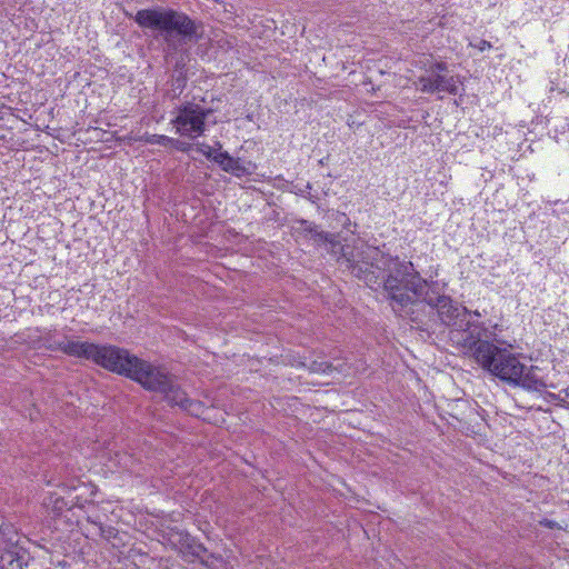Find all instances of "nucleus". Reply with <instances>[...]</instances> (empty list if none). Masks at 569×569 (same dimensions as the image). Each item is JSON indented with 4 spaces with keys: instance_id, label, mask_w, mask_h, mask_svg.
Here are the masks:
<instances>
[{
    "instance_id": "1",
    "label": "nucleus",
    "mask_w": 569,
    "mask_h": 569,
    "mask_svg": "<svg viewBox=\"0 0 569 569\" xmlns=\"http://www.w3.org/2000/svg\"><path fill=\"white\" fill-rule=\"evenodd\" d=\"M366 269H357V279L369 288H381L393 312L418 326L425 323L422 298L431 281L422 278L411 261L385 253L376 248L367 254Z\"/></svg>"
},
{
    "instance_id": "2",
    "label": "nucleus",
    "mask_w": 569,
    "mask_h": 569,
    "mask_svg": "<svg viewBox=\"0 0 569 569\" xmlns=\"http://www.w3.org/2000/svg\"><path fill=\"white\" fill-rule=\"evenodd\" d=\"M463 355L491 376L513 387L541 392L547 383L536 375L537 367H527L518 355L497 340V333L485 323H470L461 340Z\"/></svg>"
},
{
    "instance_id": "3",
    "label": "nucleus",
    "mask_w": 569,
    "mask_h": 569,
    "mask_svg": "<svg viewBox=\"0 0 569 569\" xmlns=\"http://www.w3.org/2000/svg\"><path fill=\"white\" fill-rule=\"evenodd\" d=\"M142 29L153 31L156 40H162L168 52L197 43L203 36V24L186 12L172 8L153 7L140 9L136 14L126 12Z\"/></svg>"
},
{
    "instance_id": "4",
    "label": "nucleus",
    "mask_w": 569,
    "mask_h": 569,
    "mask_svg": "<svg viewBox=\"0 0 569 569\" xmlns=\"http://www.w3.org/2000/svg\"><path fill=\"white\" fill-rule=\"evenodd\" d=\"M134 362L128 376L129 379L138 382L148 391L163 395L168 402L179 406L191 413L199 409L200 402L190 399L174 381V377L164 368L153 366L139 357Z\"/></svg>"
},
{
    "instance_id": "5",
    "label": "nucleus",
    "mask_w": 569,
    "mask_h": 569,
    "mask_svg": "<svg viewBox=\"0 0 569 569\" xmlns=\"http://www.w3.org/2000/svg\"><path fill=\"white\" fill-rule=\"evenodd\" d=\"M425 310L429 307L430 313L435 315L441 325L452 328L451 331L457 337V343L461 347L465 330L470 323H480L479 321H467L469 313L466 307L459 306L451 297L440 293L437 281H431V287L422 298ZM427 313L425 312V318Z\"/></svg>"
},
{
    "instance_id": "6",
    "label": "nucleus",
    "mask_w": 569,
    "mask_h": 569,
    "mask_svg": "<svg viewBox=\"0 0 569 569\" xmlns=\"http://www.w3.org/2000/svg\"><path fill=\"white\" fill-rule=\"evenodd\" d=\"M86 360H91L101 368L128 378L138 357L129 350L113 345L88 342Z\"/></svg>"
},
{
    "instance_id": "7",
    "label": "nucleus",
    "mask_w": 569,
    "mask_h": 569,
    "mask_svg": "<svg viewBox=\"0 0 569 569\" xmlns=\"http://www.w3.org/2000/svg\"><path fill=\"white\" fill-rule=\"evenodd\" d=\"M213 112L193 102L182 103L177 108V116L171 120L177 133L194 139L206 131V120Z\"/></svg>"
},
{
    "instance_id": "8",
    "label": "nucleus",
    "mask_w": 569,
    "mask_h": 569,
    "mask_svg": "<svg viewBox=\"0 0 569 569\" xmlns=\"http://www.w3.org/2000/svg\"><path fill=\"white\" fill-rule=\"evenodd\" d=\"M338 234L332 233V241L327 242L326 250L337 258V262L341 268H345L357 278V269H366L369 260L367 254L370 250H376L377 247L360 246L351 247L349 244H341Z\"/></svg>"
},
{
    "instance_id": "9",
    "label": "nucleus",
    "mask_w": 569,
    "mask_h": 569,
    "mask_svg": "<svg viewBox=\"0 0 569 569\" xmlns=\"http://www.w3.org/2000/svg\"><path fill=\"white\" fill-rule=\"evenodd\" d=\"M449 71V67L443 61H435L425 64V74L418 78L417 84L419 86L420 91L425 93H436L440 92L445 80L447 78V72Z\"/></svg>"
},
{
    "instance_id": "10",
    "label": "nucleus",
    "mask_w": 569,
    "mask_h": 569,
    "mask_svg": "<svg viewBox=\"0 0 569 569\" xmlns=\"http://www.w3.org/2000/svg\"><path fill=\"white\" fill-rule=\"evenodd\" d=\"M170 539L173 543L179 546V551L183 556H190L193 559H199L201 563L206 565L203 555L208 553V549L197 538L192 537L188 531L180 529H171Z\"/></svg>"
},
{
    "instance_id": "11",
    "label": "nucleus",
    "mask_w": 569,
    "mask_h": 569,
    "mask_svg": "<svg viewBox=\"0 0 569 569\" xmlns=\"http://www.w3.org/2000/svg\"><path fill=\"white\" fill-rule=\"evenodd\" d=\"M216 146L219 150L216 157V163L221 168V170L231 173L237 178L252 174L256 169L254 163L241 158H233L227 151H221L222 144L220 142H217Z\"/></svg>"
},
{
    "instance_id": "12",
    "label": "nucleus",
    "mask_w": 569,
    "mask_h": 569,
    "mask_svg": "<svg viewBox=\"0 0 569 569\" xmlns=\"http://www.w3.org/2000/svg\"><path fill=\"white\" fill-rule=\"evenodd\" d=\"M18 541V536L12 539V546L0 539V569H23L27 565Z\"/></svg>"
},
{
    "instance_id": "13",
    "label": "nucleus",
    "mask_w": 569,
    "mask_h": 569,
    "mask_svg": "<svg viewBox=\"0 0 569 569\" xmlns=\"http://www.w3.org/2000/svg\"><path fill=\"white\" fill-rule=\"evenodd\" d=\"M44 346L50 351H61L67 356L84 359L88 341H58L49 336L44 338Z\"/></svg>"
},
{
    "instance_id": "14",
    "label": "nucleus",
    "mask_w": 569,
    "mask_h": 569,
    "mask_svg": "<svg viewBox=\"0 0 569 569\" xmlns=\"http://www.w3.org/2000/svg\"><path fill=\"white\" fill-rule=\"evenodd\" d=\"M17 537V530L14 526L6 520V518L0 515V539L7 541V543L12 546V539Z\"/></svg>"
},
{
    "instance_id": "15",
    "label": "nucleus",
    "mask_w": 569,
    "mask_h": 569,
    "mask_svg": "<svg viewBox=\"0 0 569 569\" xmlns=\"http://www.w3.org/2000/svg\"><path fill=\"white\" fill-rule=\"evenodd\" d=\"M310 372L315 373H329L333 370L330 362L323 360H311L308 365L302 363Z\"/></svg>"
},
{
    "instance_id": "16",
    "label": "nucleus",
    "mask_w": 569,
    "mask_h": 569,
    "mask_svg": "<svg viewBox=\"0 0 569 569\" xmlns=\"http://www.w3.org/2000/svg\"><path fill=\"white\" fill-rule=\"evenodd\" d=\"M182 68H183V64L180 66L179 62L176 63L177 74L173 76V79H172L173 90H179V93L182 92V90L184 89V87L187 84V76L183 72Z\"/></svg>"
},
{
    "instance_id": "17",
    "label": "nucleus",
    "mask_w": 569,
    "mask_h": 569,
    "mask_svg": "<svg viewBox=\"0 0 569 569\" xmlns=\"http://www.w3.org/2000/svg\"><path fill=\"white\" fill-rule=\"evenodd\" d=\"M141 141L146 142V143H149V144H159V146H162V147H168V146H170V142H172V138H170L168 136H163V134L146 133L141 138Z\"/></svg>"
},
{
    "instance_id": "18",
    "label": "nucleus",
    "mask_w": 569,
    "mask_h": 569,
    "mask_svg": "<svg viewBox=\"0 0 569 569\" xmlns=\"http://www.w3.org/2000/svg\"><path fill=\"white\" fill-rule=\"evenodd\" d=\"M299 229L305 233V236L309 237L311 240L315 238V234L320 231L317 224L305 219L299 221Z\"/></svg>"
},
{
    "instance_id": "19",
    "label": "nucleus",
    "mask_w": 569,
    "mask_h": 569,
    "mask_svg": "<svg viewBox=\"0 0 569 569\" xmlns=\"http://www.w3.org/2000/svg\"><path fill=\"white\" fill-rule=\"evenodd\" d=\"M457 82H458V80L456 79V77H453V76L447 77L440 92L443 91V92H448L450 94H457L458 93Z\"/></svg>"
},
{
    "instance_id": "20",
    "label": "nucleus",
    "mask_w": 569,
    "mask_h": 569,
    "mask_svg": "<svg viewBox=\"0 0 569 569\" xmlns=\"http://www.w3.org/2000/svg\"><path fill=\"white\" fill-rule=\"evenodd\" d=\"M197 151L202 153L208 160L216 162L218 152L211 146L201 143L198 146Z\"/></svg>"
},
{
    "instance_id": "21",
    "label": "nucleus",
    "mask_w": 569,
    "mask_h": 569,
    "mask_svg": "<svg viewBox=\"0 0 569 569\" xmlns=\"http://www.w3.org/2000/svg\"><path fill=\"white\" fill-rule=\"evenodd\" d=\"M331 239H332V233L320 230L318 233L315 234V238H312V241L319 247H321V246L326 247L327 242L332 241Z\"/></svg>"
},
{
    "instance_id": "22",
    "label": "nucleus",
    "mask_w": 569,
    "mask_h": 569,
    "mask_svg": "<svg viewBox=\"0 0 569 569\" xmlns=\"http://www.w3.org/2000/svg\"><path fill=\"white\" fill-rule=\"evenodd\" d=\"M98 529H99V535L103 539L110 540L112 538H116V536H117V530L111 526L104 527L102 523H99Z\"/></svg>"
},
{
    "instance_id": "23",
    "label": "nucleus",
    "mask_w": 569,
    "mask_h": 569,
    "mask_svg": "<svg viewBox=\"0 0 569 569\" xmlns=\"http://www.w3.org/2000/svg\"><path fill=\"white\" fill-rule=\"evenodd\" d=\"M311 189V184L308 182L305 188H299L296 193L309 199L311 202L316 203L318 200L317 196H312L308 190Z\"/></svg>"
},
{
    "instance_id": "24",
    "label": "nucleus",
    "mask_w": 569,
    "mask_h": 569,
    "mask_svg": "<svg viewBox=\"0 0 569 569\" xmlns=\"http://www.w3.org/2000/svg\"><path fill=\"white\" fill-rule=\"evenodd\" d=\"M539 525L545 527V528L552 529V530H555V529H558V530L562 529V527L558 522H556L553 520H550V519H547V518H543V519L539 520Z\"/></svg>"
},
{
    "instance_id": "25",
    "label": "nucleus",
    "mask_w": 569,
    "mask_h": 569,
    "mask_svg": "<svg viewBox=\"0 0 569 569\" xmlns=\"http://www.w3.org/2000/svg\"><path fill=\"white\" fill-rule=\"evenodd\" d=\"M170 146L176 148L177 150L183 151V152L188 151L190 148L189 143L178 140V139H173V138H172V142H170Z\"/></svg>"
},
{
    "instance_id": "26",
    "label": "nucleus",
    "mask_w": 569,
    "mask_h": 569,
    "mask_svg": "<svg viewBox=\"0 0 569 569\" xmlns=\"http://www.w3.org/2000/svg\"><path fill=\"white\" fill-rule=\"evenodd\" d=\"M67 507V502L63 498H57L53 503V509L61 512Z\"/></svg>"
},
{
    "instance_id": "27",
    "label": "nucleus",
    "mask_w": 569,
    "mask_h": 569,
    "mask_svg": "<svg viewBox=\"0 0 569 569\" xmlns=\"http://www.w3.org/2000/svg\"><path fill=\"white\" fill-rule=\"evenodd\" d=\"M547 397L551 400V401H555V402H562L563 399L560 398V395H556V393H552V392H548L547 393Z\"/></svg>"
},
{
    "instance_id": "28",
    "label": "nucleus",
    "mask_w": 569,
    "mask_h": 569,
    "mask_svg": "<svg viewBox=\"0 0 569 569\" xmlns=\"http://www.w3.org/2000/svg\"><path fill=\"white\" fill-rule=\"evenodd\" d=\"M491 47V43L489 41H486V40H481L480 42V49L483 50L486 48H490Z\"/></svg>"
},
{
    "instance_id": "29",
    "label": "nucleus",
    "mask_w": 569,
    "mask_h": 569,
    "mask_svg": "<svg viewBox=\"0 0 569 569\" xmlns=\"http://www.w3.org/2000/svg\"><path fill=\"white\" fill-rule=\"evenodd\" d=\"M561 392H563L566 397H569V388L563 389Z\"/></svg>"
},
{
    "instance_id": "30",
    "label": "nucleus",
    "mask_w": 569,
    "mask_h": 569,
    "mask_svg": "<svg viewBox=\"0 0 569 569\" xmlns=\"http://www.w3.org/2000/svg\"><path fill=\"white\" fill-rule=\"evenodd\" d=\"M472 313H473L476 317H481V315H480V312H479L478 310H475Z\"/></svg>"
},
{
    "instance_id": "31",
    "label": "nucleus",
    "mask_w": 569,
    "mask_h": 569,
    "mask_svg": "<svg viewBox=\"0 0 569 569\" xmlns=\"http://www.w3.org/2000/svg\"><path fill=\"white\" fill-rule=\"evenodd\" d=\"M556 88L553 86L550 87V91H555Z\"/></svg>"
},
{
    "instance_id": "32",
    "label": "nucleus",
    "mask_w": 569,
    "mask_h": 569,
    "mask_svg": "<svg viewBox=\"0 0 569 569\" xmlns=\"http://www.w3.org/2000/svg\"><path fill=\"white\" fill-rule=\"evenodd\" d=\"M566 408H569V402L566 405Z\"/></svg>"
}]
</instances>
